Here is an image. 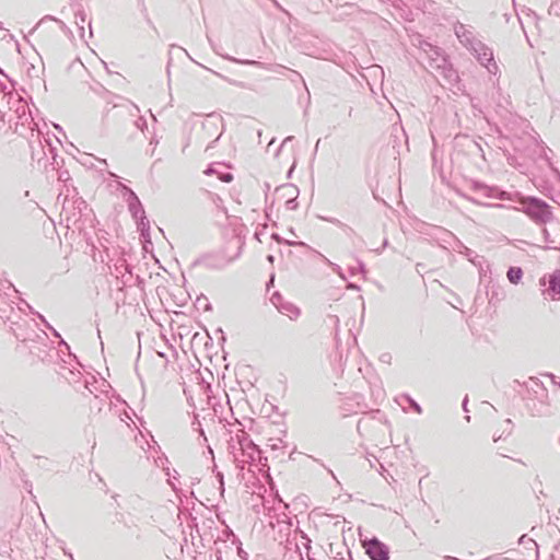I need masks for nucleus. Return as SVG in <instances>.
Here are the masks:
<instances>
[{
	"label": "nucleus",
	"mask_w": 560,
	"mask_h": 560,
	"mask_svg": "<svg viewBox=\"0 0 560 560\" xmlns=\"http://www.w3.org/2000/svg\"><path fill=\"white\" fill-rule=\"evenodd\" d=\"M365 551L372 560H387L388 553L383 544L370 540L365 544Z\"/></svg>",
	"instance_id": "1"
},
{
	"label": "nucleus",
	"mask_w": 560,
	"mask_h": 560,
	"mask_svg": "<svg viewBox=\"0 0 560 560\" xmlns=\"http://www.w3.org/2000/svg\"><path fill=\"white\" fill-rule=\"evenodd\" d=\"M549 291L552 299H560V273L551 276L549 280Z\"/></svg>",
	"instance_id": "2"
},
{
	"label": "nucleus",
	"mask_w": 560,
	"mask_h": 560,
	"mask_svg": "<svg viewBox=\"0 0 560 560\" xmlns=\"http://www.w3.org/2000/svg\"><path fill=\"white\" fill-rule=\"evenodd\" d=\"M508 279L510 280V282L516 284L518 283V281L522 279V276H523V271L521 268L518 267H511L508 271Z\"/></svg>",
	"instance_id": "3"
}]
</instances>
